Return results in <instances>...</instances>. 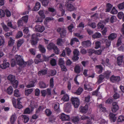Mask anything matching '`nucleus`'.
I'll return each mask as SVG.
<instances>
[{"label": "nucleus", "instance_id": "f257e3e1", "mask_svg": "<svg viewBox=\"0 0 124 124\" xmlns=\"http://www.w3.org/2000/svg\"><path fill=\"white\" fill-rule=\"evenodd\" d=\"M16 62L17 64L20 66L23 65L24 67V62L21 57L19 55H16L15 56Z\"/></svg>", "mask_w": 124, "mask_h": 124}, {"label": "nucleus", "instance_id": "f03ea898", "mask_svg": "<svg viewBox=\"0 0 124 124\" xmlns=\"http://www.w3.org/2000/svg\"><path fill=\"white\" fill-rule=\"evenodd\" d=\"M72 103L75 108H78L79 105V101L77 97H72L71 99Z\"/></svg>", "mask_w": 124, "mask_h": 124}, {"label": "nucleus", "instance_id": "7ed1b4c3", "mask_svg": "<svg viewBox=\"0 0 124 124\" xmlns=\"http://www.w3.org/2000/svg\"><path fill=\"white\" fill-rule=\"evenodd\" d=\"M57 31L60 32V37L61 38H64L66 35L67 31L65 29H62L60 28H58L57 29Z\"/></svg>", "mask_w": 124, "mask_h": 124}, {"label": "nucleus", "instance_id": "20e7f679", "mask_svg": "<svg viewBox=\"0 0 124 124\" xmlns=\"http://www.w3.org/2000/svg\"><path fill=\"white\" fill-rule=\"evenodd\" d=\"M79 110L80 112L82 113L85 114L88 111V106L87 105H86L84 107L81 106L79 108Z\"/></svg>", "mask_w": 124, "mask_h": 124}, {"label": "nucleus", "instance_id": "39448f33", "mask_svg": "<svg viewBox=\"0 0 124 124\" xmlns=\"http://www.w3.org/2000/svg\"><path fill=\"white\" fill-rule=\"evenodd\" d=\"M112 107L111 108L112 112L113 113L116 112L118 109L119 107L116 102H114L112 103Z\"/></svg>", "mask_w": 124, "mask_h": 124}, {"label": "nucleus", "instance_id": "423d86ee", "mask_svg": "<svg viewBox=\"0 0 124 124\" xmlns=\"http://www.w3.org/2000/svg\"><path fill=\"white\" fill-rule=\"evenodd\" d=\"M35 28L36 31L40 32H42L45 30V28L43 26H41L39 25H35Z\"/></svg>", "mask_w": 124, "mask_h": 124}, {"label": "nucleus", "instance_id": "0eeeda50", "mask_svg": "<svg viewBox=\"0 0 124 124\" xmlns=\"http://www.w3.org/2000/svg\"><path fill=\"white\" fill-rule=\"evenodd\" d=\"M60 118L62 121H69L70 119L69 116L63 113H62L60 116Z\"/></svg>", "mask_w": 124, "mask_h": 124}, {"label": "nucleus", "instance_id": "6e6552de", "mask_svg": "<svg viewBox=\"0 0 124 124\" xmlns=\"http://www.w3.org/2000/svg\"><path fill=\"white\" fill-rule=\"evenodd\" d=\"M67 8L68 11H70L76 10V8L73 6V5L70 3H69L67 4Z\"/></svg>", "mask_w": 124, "mask_h": 124}, {"label": "nucleus", "instance_id": "1a4fd4ad", "mask_svg": "<svg viewBox=\"0 0 124 124\" xmlns=\"http://www.w3.org/2000/svg\"><path fill=\"white\" fill-rule=\"evenodd\" d=\"M120 78L119 76H115L114 75H112L110 79V80L112 82H118L120 80Z\"/></svg>", "mask_w": 124, "mask_h": 124}, {"label": "nucleus", "instance_id": "9d476101", "mask_svg": "<svg viewBox=\"0 0 124 124\" xmlns=\"http://www.w3.org/2000/svg\"><path fill=\"white\" fill-rule=\"evenodd\" d=\"M116 115L110 112L109 114V118L111 122H115L116 119Z\"/></svg>", "mask_w": 124, "mask_h": 124}, {"label": "nucleus", "instance_id": "9b49d317", "mask_svg": "<svg viewBox=\"0 0 124 124\" xmlns=\"http://www.w3.org/2000/svg\"><path fill=\"white\" fill-rule=\"evenodd\" d=\"M9 64L8 62H6L4 61L2 64L0 65V68L2 69H5L9 67Z\"/></svg>", "mask_w": 124, "mask_h": 124}, {"label": "nucleus", "instance_id": "f8f14e48", "mask_svg": "<svg viewBox=\"0 0 124 124\" xmlns=\"http://www.w3.org/2000/svg\"><path fill=\"white\" fill-rule=\"evenodd\" d=\"M117 37V34L114 33L110 34L108 37V39L109 41H112L116 39Z\"/></svg>", "mask_w": 124, "mask_h": 124}, {"label": "nucleus", "instance_id": "ddd939ff", "mask_svg": "<svg viewBox=\"0 0 124 124\" xmlns=\"http://www.w3.org/2000/svg\"><path fill=\"white\" fill-rule=\"evenodd\" d=\"M82 45L84 47H87L90 46L91 44L90 41L88 40L83 42L82 43Z\"/></svg>", "mask_w": 124, "mask_h": 124}, {"label": "nucleus", "instance_id": "4468645a", "mask_svg": "<svg viewBox=\"0 0 124 124\" xmlns=\"http://www.w3.org/2000/svg\"><path fill=\"white\" fill-rule=\"evenodd\" d=\"M47 71V69L42 70L38 72V75L39 76L45 75L46 74Z\"/></svg>", "mask_w": 124, "mask_h": 124}, {"label": "nucleus", "instance_id": "2eb2a0df", "mask_svg": "<svg viewBox=\"0 0 124 124\" xmlns=\"http://www.w3.org/2000/svg\"><path fill=\"white\" fill-rule=\"evenodd\" d=\"M7 79L11 83L12 82L14 81L15 80L16 78L15 76L10 74L7 77Z\"/></svg>", "mask_w": 124, "mask_h": 124}, {"label": "nucleus", "instance_id": "dca6fc26", "mask_svg": "<svg viewBox=\"0 0 124 124\" xmlns=\"http://www.w3.org/2000/svg\"><path fill=\"white\" fill-rule=\"evenodd\" d=\"M24 42V40L23 39H20L18 40L17 43V49H18L19 47L22 45Z\"/></svg>", "mask_w": 124, "mask_h": 124}, {"label": "nucleus", "instance_id": "f3484780", "mask_svg": "<svg viewBox=\"0 0 124 124\" xmlns=\"http://www.w3.org/2000/svg\"><path fill=\"white\" fill-rule=\"evenodd\" d=\"M41 5L40 3L37 2L35 4V6L34 8L33 9V10L35 11L38 10L40 8Z\"/></svg>", "mask_w": 124, "mask_h": 124}, {"label": "nucleus", "instance_id": "a211bd4d", "mask_svg": "<svg viewBox=\"0 0 124 124\" xmlns=\"http://www.w3.org/2000/svg\"><path fill=\"white\" fill-rule=\"evenodd\" d=\"M38 48L40 51L42 53H44L45 52L46 49L43 45L39 44L38 46Z\"/></svg>", "mask_w": 124, "mask_h": 124}, {"label": "nucleus", "instance_id": "6ab92c4d", "mask_svg": "<svg viewBox=\"0 0 124 124\" xmlns=\"http://www.w3.org/2000/svg\"><path fill=\"white\" fill-rule=\"evenodd\" d=\"M123 58V56L118 57L117 58V62L118 65L120 66L122 64Z\"/></svg>", "mask_w": 124, "mask_h": 124}, {"label": "nucleus", "instance_id": "aec40b11", "mask_svg": "<svg viewBox=\"0 0 124 124\" xmlns=\"http://www.w3.org/2000/svg\"><path fill=\"white\" fill-rule=\"evenodd\" d=\"M101 37V33L97 32H95L92 36L93 38L94 39H98Z\"/></svg>", "mask_w": 124, "mask_h": 124}, {"label": "nucleus", "instance_id": "412c9836", "mask_svg": "<svg viewBox=\"0 0 124 124\" xmlns=\"http://www.w3.org/2000/svg\"><path fill=\"white\" fill-rule=\"evenodd\" d=\"M75 72L77 74H79L80 72V68L79 65H76L74 68Z\"/></svg>", "mask_w": 124, "mask_h": 124}, {"label": "nucleus", "instance_id": "4be33fe9", "mask_svg": "<svg viewBox=\"0 0 124 124\" xmlns=\"http://www.w3.org/2000/svg\"><path fill=\"white\" fill-rule=\"evenodd\" d=\"M106 12H109L110 11L113 7V5L109 3L106 4Z\"/></svg>", "mask_w": 124, "mask_h": 124}, {"label": "nucleus", "instance_id": "5701e85b", "mask_svg": "<svg viewBox=\"0 0 124 124\" xmlns=\"http://www.w3.org/2000/svg\"><path fill=\"white\" fill-rule=\"evenodd\" d=\"M12 84L13 87L15 88H17L18 84V81L16 80H15L13 81L12 82L10 83Z\"/></svg>", "mask_w": 124, "mask_h": 124}, {"label": "nucleus", "instance_id": "b1692460", "mask_svg": "<svg viewBox=\"0 0 124 124\" xmlns=\"http://www.w3.org/2000/svg\"><path fill=\"white\" fill-rule=\"evenodd\" d=\"M13 91V89L12 86H10L8 87L7 90V92L9 94L11 95L12 94Z\"/></svg>", "mask_w": 124, "mask_h": 124}, {"label": "nucleus", "instance_id": "393cba45", "mask_svg": "<svg viewBox=\"0 0 124 124\" xmlns=\"http://www.w3.org/2000/svg\"><path fill=\"white\" fill-rule=\"evenodd\" d=\"M105 78L104 76L102 74L100 75L99 76V78L98 79L97 82L98 84L101 83L103 80Z\"/></svg>", "mask_w": 124, "mask_h": 124}, {"label": "nucleus", "instance_id": "a878e982", "mask_svg": "<svg viewBox=\"0 0 124 124\" xmlns=\"http://www.w3.org/2000/svg\"><path fill=\"white\" fill-rule=\"evenodd\" d=\"M63 7L62 4H60L59 6V9L62 12V16H63L65 14V9L63 8Z\"/></svg>", "mask_w": 124, "mask_h": 124}, {"label": "nucleus", "instance_id": "bb28decb", "mask_svg": "<svg viewBox=\"0 0 124 124\" xmlns=\"http://www.w3.org/2000/svg\"><path fill=\"white\" fill-rule=\"evenodd\" d=\"M41 1L42 5L44 7L47 6L49 2V0H41Z\"/></svg>", "mask_w": 124, "mask_h": 124}, {"label": "nucleus", "instance_id": "cd10ccee", "mask_svg": "<svg viewBox=\"0 0 124 124\" xmlns=\"http://www.w3.org/2000/svg\"><path fill=\"white\" fill-rule=\"evenodd\" d=\"M56 46L55 45L52 43H50L47 46V48L48 49L51 50L53 49Z\"/></svg>", "mask_w": 124, "mask_h": 124}, {"label": "nucleus", "instance_id": "c85d7f7f", "mask_svg": "<svg viewBox=\"0 0 124 124\" xmlns=\"http://www.w3.org/2000/svg\"><path fill=\"white\" fill-rule=\"evenodd\" d=\"M71 108V103H68L66 105L65 111L66 112H70V109Z\"/></svg>", "mask_w": 124, "mask_h": 124}, {"label": "nucleus", "instance_id": "c756f323", "mask_svg": "<svg viewBox=\"0 0 124 124\" xmlns=\"http://www.w3.org/2000/svg\"><path fill=\"white\" fill-rule=\"evenodd\" d=\"M69 96L67 94H65L61 99V100H63L64 101H69Z\"/></svg>", "mask_w": 124, "mask_h": 124}, {"label": "nucleus", "instance_id": "7c9ffc66", "mask_svg": "<svg viewBox=\"0 0 124 124\" xmlns=\"http://www.w3.org/2000/svg\"><path fill=\"white\" fill-rule=\"evenodd\" d=\"M84 88L85 90H88L89 91H91L92 90V88H91L90 85L89 84H84Z\"/></svg>", "mask_w": 124, "mask_h": 124}, {"label": "nucleus", "instance_id": "2f4dec72", "mask_svg": "<svg viewBox=\"0 0 124 124\" xmlns=\"http://www.w3.org/2000/svg\"><path fill=\"white\" fill-rule=\"evenodd\" d=\"M96 67V68L99 69V70L98 71V73L99 74L101 73L102 72L103 69V67L101 65H97Z\"/></svg>", "mask_w": 124, "mask_h": 124}, {"label": "nucleus", "instance_id": "473e14b6", "mask_svg": "<svg viewBox=\"0 0 124 124\" xmlns=\"http://www.w3.org/2000/svg\"><path fill=\"white\" fill-rule=\"evenodd\" d=\"M33 91V88H31L27 90H25V94L27 96H28L29 94H30Z\"/></svg>", "mask_w": 124, "mask_h": 124}, {"label": "nucleus", "instance_id": "72a5a7b5", "mask_svg": "<svg viewBox=\"0 0 124 124\" xmlns=\"http://www.w3.org/2000/svg\"><path fill=\"white\" fill-rule=\"evenodd\" d=\"M16 119V115H12L11 116L10 118V121L11 123H14L15 122Z\"/></svg>", "mask_w": 124, "mask_h": 124}, {"label": "nucleus", "instance_id": "f704fd0d", "mask_svg": "<svg viewBox=\"0 0 124 124\" xmlns=\"http://www.w3.org/2000/svg\"><path fill=\"white\" fill-rule=\"evenodd\" d=\"M111 72L109 71H106L104 73V75L105 76V78L107 79H108L109 76L110 75Z\"/></svg>", "mask_w": 124, "mask_h": 124}, {"label": "nucleus", "instance_id": "c9c22d12", "mask_svg": "<svg viewBox=\"0 0 124 124\" xmlns=\"http://www.w3.org/2000/svg\"><path fill=\"white\" fill-rule=\"evenodd\" d=\"M83 90V89L82 88L79 87L78 88L77 92L74 93L78 95H79L82 93Z\"/></svg>", "mask_w": 124, "mask_h": 124}, {"label": "nucleus", "instance_id": "e433bc0d", "mask_svg": "<svg viewBox=\"0 0 124 124\" xmlns=\"http://www.w3.org/2000/svg\"><path fill=\"white\" fill-rule=\"evenodd\" d=\"M74 41L78 42L79 41L76 38H73L71 39L70 44L71 46H72L74 43Z\"/></svg>", "mask_w": 124, "mask_h": 124}, {"label": "nucleus", "instance_id": "4c0bfd02", "mask_svg": "<svg viewBox=\"0 0 124 124\" xmlns=\"http://www.w3.org/2000/svg\"><path fill=\"white\" fill-rule=\"evenodd\" d=\"M79 118L78 116L74 117L72 119V121L74 123H77L79 120Z\"/></svg>", "mask_w": 124, "mask_h": 124}, {"label": "nucleus", "instance_id": "58836bf2", "mask_svg": "<svg viewBox=\"0 0 124 124\" xmlns=\"http://www.w3.org/2000/svg\"><path fill=\"white\" fill-rule=\"evenodd\" d=\"M28 16L27 15H26L23 16L21 19L25 23H27L28 21Z\"/></svg>", "mask_w": 124, "mask_h": 124}, {"label": "nucleus", "instance_id": "ea45409f", "mask_svg": "<svg viewBox=\"0 0 124 124\" xmlns=\"http://www.w3.org/2000/svg\"><path fill=\"white\" fill-rule=\"evenodd\" d=\"M5 40L2 37L0 36V46H3L4 45Z\"/></svg>", "mask_w": 124, "mask_h": 124}, {"label": "nucleus", "instance_id": "a19ab883", "mask_svg": "<svg viewBox=\"0 0 124 124\" xmlns=\"http://www.w3.org/2000/svg\"><path fill=\"white\" fill-rule=\"evenodd\" d=\"M14 40L11 38H10V40L8 42V45L9 46H12L14 43Z\"/></svg>", "mask_w": 124, "mask_h": 124}, {"label": "nucleus", "instance_id": "79ce46f5", "mask_svg": "<svg viewBox=\"0 0 124 124\" xmlns=\"http://www.w3.org/2000/svg\"><path fill=\"white\" fill-rule=\"evenodd\" d=\"M118 11L115 8V7H113L111 11L110 12V13L112 14H115L117 13Z\"/></svg>", "mask_w": 124, "mask_h": 124}, {"label": "nucleus", "instance_id": "37998d69", "mask_svg": "<svg viewBox=\"0 0 124 124\" xmlns=\"http://www.w3.org/2000/svg\"><path fill=\"white\" fill-rule=\"evenodd\" d=\"M45 18H42V17H37L36 19H37L36 22L41 23L42 22L43 20Z\"/></svg>", "mask_w": 124, "mask_h": 124}, {"label": "nucleus", "instance_id": "c03bdc74", "mask_svg": "<svg viewBox=\"0 0 124 124\" xmlns=\"http://www.w3.org/2000/svg\"><path fill=\"white\" fill-rule=\"evenodd\" d=\"M117 6L119 9L121 10L123 9L124 8V2L118 4Z\"/></svg>", "mask_w": 124, "mask_h": 124}, {"label": "nucleus", "instance_id": "a18cd8bd", "mask_svg": "<svg viewBox=\"0 0 124 124\" xmlns=\"http://www.w3.org/2000/svg\"><path fill=\"white\" fill-rule=\"evenodd\" d=\"M63 42L62 39L58 38L57 39V44L60 46H62V43Z\"/></svg>", "mask_w": 124, "mask_h": 124}, {"label": "nucleus", "instance_id": "49530a36", "mask_svg": "<svg viewBox=\"0 0 124 124\" xmlns=\"http://www.w3.org/2000/svg\"><path fill=\"white\" fill-rule=\"evenodd\" d=\"M5 15V13L4 11L0 9V18H1L4 17Z\"/></svg>", "mask_w": 124, "mask_h": 124}, {"label": "nucleus", "instance_id": "de8ad7c7", "mask_svg": "<svg viewBox=\"0 0 124 124\" xmlns=\"http://www.w3.org/2000/svg\"><path fill=\"white\" fill-rule=\"evenodd\" d=\"M22 116L24 122L26 123L28 122L29 120V118L28 116L26 115H23Z\"/></svg>", "mask_w": 124, "mask_h": 124}, {"label": "nucleus", "instance_id": "09e8293b", "mask_svg": "<svg viewBox=\"0 0 124 124\" xmlns=\"http://www.w3.org/2000/svg\"><path fill=\"white\" fill-rule=\"evenodd\" d=\"M38 13L40 16L41 17L43 18H45V16L43 11L41 10Z\"/></svg>", "mask_w": 124, "mask_h": 124}, {"label": "nucleus", "instance_id": "8fccbe9b", "mask_svg": "<svg viewBox=\"0 0 124 124\" xmlns=\"http://www.w3.org/2000/svg\"><path fill=\"white\" fill-rule=\"evenodd\" d=\"M44 62V60L41 59H36L34 60V62L36 64H38L40 62Z\"/></svg>", "mask_w": 124, "mask_h": 124}, {"label": "nucleus", "instance_id": "3c124183", "mask_svg": "<svg viewBox=\"0 0 124 124\" xmlns=\"http://www.w3.org/2000/svg\"><path fill=\"white\" fill-rule=\"evenodd\" d=\"M116 17L115 16L113 15L111 16L110 19V22L112 23H113L116 21L115 19Z\"/></svg>", "mask_w": 124, "mask_h": 124}, {"label": "nucleus", "instance_id": "603ef678", "mask_svg": "<svg viewBox=\"0 0 124 124\" xmlns=\"http://www.w3.org/2000/svg\"><path fill=\"white\" fill-rule=\"evenodd\" d=\"M14 95L15 96L18 97L20 96L19 90L17 89H16L14 92Z\"/></svg>", "mask_w": 124, "mask_h": 124}, {"label": "nucleus", "instance_id": "864d4df0", "mask_svg": "<svg viewBox=\"0 0 124 124\" xmlns=\"http://www.w3.org/2000/svg\"><path fill=\"white\" fill-rule=\"evenodd\" d=\"M98 28L100 29L101 28L102 30L104 28V25L102 23H99L97 24Z\"/></svg>", "mask_w": 124, "mask_h": 124}, {"label": "nucleus", "instance_id": "5fc2aeb1", "mask_svg": "<svg viewBox=\"0 0 124 124\" xmlns=\"http://www.w3.org/2000/svg\"><path fill=\"white\" fill-rule=\"evenodd\" d=\"M33 62L32 60H29L28 61L24 62V66H25L26 65H30L33 63Z\"/></svg>", "mask_w": 124, "mask_h": 124}, {"label": "nucleus", "instance_id": "6e6d98bb", "mask_svg": "<svg viewBox=\"0 0 124 124\" xmlns=\"http://www.w3.org/2000/svg\"><path fill=\"white\" fill-rule=\"evenodd\" d=\"M50 63L51 65L53 66H55L56 64V61L54 59H52L50 61Z\"/></svg>", "mask_w": 124, "mask_h": 124}, {"label": "nucleus", "instance_id": "4d7b16f0", "mask_svg": "<svg viewBox=\"0 0 124 124\" xmlns=\"http://www.w3.org/2000/svg\"><path fill=\"white\" fill-rule=\"evenodd\" d=\"M45 113L47 116H49L52 114V113L50 110L49 109H47L45 111Z\"/></svg>", "mask_w": 124, "mask_h": 124}, {"label": "nucleus", "instance_id": "13d9d810", "mask_svg": "<svg viewBox=\"0 0 124 124\" xmlns=\"http://www.w3.org/2000/svg\"><path fill=\"white\" fill-rule=\"evenodd\" d=\"M58 64L60 66L64 65V61L62 58H61L59 59L58 60Z\"/></svg>", "mask_w": 124, "mask_h": 124}, {"label": "nucleus", "instance_id": "bf43d9fd", "mask_svg": "<svg viewBox=\"0 0 124 124\" xmlns=\"http://www.w3.org/2000/svg\"><path fill=\"white\" fill-rule=\"evenodd\" d=\"M39 40V39L37 37L36 34H33L31 35V40Z\"/></svg>", "mask_w": 124, "mask_h": 124}, {"label": "nucleus", "instance_id": "052dcab7", "mask_svg": "<svg viewBox=\"0 0 124 124\" xmlns=\"http://www.w3.org/2000/svg\"><path fill=\"white\" fill-rule=\"evenodd\" d=\"M50 87L53 88L54 86V79L53 78H50Z\"/></svg>", "mask_w": 124, "mask_h": 124}, {"label": "nucleus", "instance_id": "680f3d73", "mask_svg": "<svg viewBox=\"0 0 124 124\" xmlns=\"http://www.w3.org/2000/svg\"><path fill=\"white\" fill-rule=\"evenodd\" d=\"M109 59L108 58H106L105 60V63L107 64L106 65L109 67H112L111 63L109 62Z\"/></svg>", "mask_w": 124, "mask_h": 124}, {"label": "nucleus", "instance_id": "e2e57ef3", "mask_svg": "<svg viewBox=\"0 0 124 124\" xmlns=\"http://www.w3.org/2000/svg\"><path fill=\"white\" fill-rule=\"evenodd\" d=\"M39 86L40 88H44L46 87V84L43 82H41L40 83Z\"/></svg>", "mask_w": 124, "mask_h": 124}, {"label": "nucleus", "instance_id": "0e129e2a", "mask_svg": "<svg viewBox=\"0 0 124 124\" xmlns=\"http://www.w3.org/2000/svg\"><path fill=\"white\" fill-rule=\"evenodd\" d=\"M74 28L73 25V24L71 23L70 25L68 27V29L69 30V31L72 32V29H73Z\"/></svg>", "mask_w": 124, "mask_h": 124}, {"label": "nucleus", "instance_id": "69168bd1", "mask_svg": "<svg viewBox=\"0 0 124 124\" xmlns=\"http://www.w3.org/2000/svg\"><path fill=\"white\" fill-rule=\"evenodd\" d=\"M42 56L43 59V60H44V61H48L49 60L50 58L49 56L47 57L44 54H42Z\"/></svg>", "mask_w": 124, "mask_h": 124}, {"label": "nucleus", "instance_id": "338daca9", "mask_svg": "<svg viewBox=\"0 0 124 124\" xmlns=\"http://www.w3.org/2000/svg\"><path fill=\"white\" fill-rule=\"evenodd\" d=\"M101 43L99 41H96L95 43V48L98 49L100 47Z\"/></svg>", "mask_w": 124, "mask_h": 124}, {"label": "nucleus", "instance_id": "774afa93", "mask_svg": "<svg viewBox=\"0 0 124 124\" xmlns=\"http://www.w3.org/2000/svg\"><path fill=\"white\" fill-rule=\"evenodd\" d=\"M5 11L6 13V16H7L8 17H10L11 15V13L10 11L7 9H6Z\"/></svg>", "mask_w": 124, "mask_h": 124}]
</instances>
